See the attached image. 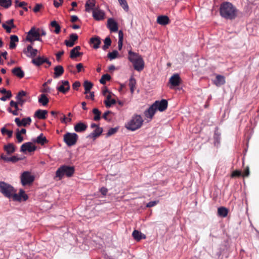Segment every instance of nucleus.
<instances>
[{
  "label": "nucleus",
  "instance_id": "38",
  "mask_svg": "<svg viewBox=\"0 0 259 259\" xmlns=\"http://www.w3.org/2000/svg\"><path fill=\"white\" fill-rule=\"evenodd\" d=\"M136 84V79L133 76H131L129 79L128 85L130 87L131 92L132 94H133L134 92Z\"/></svg>",
  "mask_w": 259,
  "mask_h": 259
},
{
  "label": "nucleus",
  "instance_id": "54",
  "mask_svg": "<svg viewBox=\"0 0 259 259\" xmlns=\"http://www.w3.org/2000/svg\"><path fill=\"white\" fill-rule=\"evenodd\" d=\"M121 254V252L120 251H117V255H114V256H109L107 254H105L104 255L105 259H115V258H117L119 255Z\"/></svg>",
  "mask_w": 259,
  "mask_h": 259
},
{
  "label": "nucleus",
  "instance_id": "5",
  "mask_svg": "<svg viewBox=\"0 0 259 259\" xmlns=\"http://www.w3.org/2000/svg\"><path fill=\"white\" fill-rule=\"evenodd\" d=\"M78 139V136L75 133L67 132L63 136V141L68 146L74 145Z\"/></svg>",
  "mask_w": 259,
  "mask_h": 259
},
{
  "label": "nucleus",
  "instance_id": "9",
  "mask_svg": "<svg viewBox=\"0 0 259 259\" xmlns=\"http://www.w3.org/2000/svg\"><path fill=\"white\" fill-rule=\"evenodd\" d=\"M156 110L160 112L165 110L168 106V102L166 99H162L160 101L157 100L153 104Z\"/></svg>",
  "mask_w": 259,
  "mask_h": 259
},
{
  "label": "nucleus",
  "instance_id": "39",
  "mask_svg": "<svg viewBox=\"0 0 259 259\" xmlns=\"http://www.w3.org/2000/svg\"><path fill=\"white\" fill-rule=\"evenodd\" d=\"M50 26L52 27H54L55 29L54 30V32L58 34L60 33L61 31V27L59 25V24H58L57 22L55 20L52 21L50 23Z\"/></svg>",
  "mask_w": 259,
  "mask_h": 259
},
{
  "label": "nucleus",
  "instance_id": "32",
  "mask_svg": "<svg viewBox=\"0 0 259 259\" xmlns=\"http://www.w3.org/2000/svg\"><path fill=\"white\" fill-rule=\"evenodd\" d=\"M4 149L8 155H10L13 153L16 150L15 145L13 143H11L5 145L4 147Z\"/></svg>",
  "mask_w": 259,
  "mask_h": 259
},
{
  "label": "nucleus",
  "instance_id": "16",
  "mask_svg": "<svg viewBox=\"0 0 259 259\" xmlns=\"http://www.w3.org/2000/svg\"><path fill=\"white\" fill-rule=\"evenodd\" d=\"M107 27L111 32H116L118 30V24L113 18H109L107 22Z\"/></svg>",
  "mask_w": 259,
  "mask_h": 259
},
{
  "label": "nucleus",
  "instance_id": "2",
  "mask_svg": "<svg viewBox=\"0 0 259 259\" xmlns=\"http://www.w3.org/2000/svg\"><path fill=\"white\" fill-rule=\"evenodd\" d=\"M143 122L144 120L140 115L134 114L125 124V127L130 131H135L142 126Z\"/></svg>",
  "mask_w": 259,
  "mask_h": 259
},
{
  "label": "nucleus",
  "instance_id": "53",
  "mask_svg": "<svg viewBox=\"0 0 259 259\" xmlns=\"http://www.w3.org/2000/svg\"><path fill=\"white\" fill-rule=\"evenodd\" d=\"M26 92L23 90L19 92L16 96V99H20L26 96Z\"/></svg>",
  "mask_w": 259,
  "mask_h": 259
},
{
  "label": "nucleus",
  "instance_id": "27",
  "mask_svg": "<svg viewBox=\"0 0 259 259\" xmlns=\"http://www.w3.org/2000/svg\"><path fill=\"white\" fill-rule=\"evenodd\" d=\"M169 18L165 15L159 16L157 18V22L161 25H166L169 23Z\"/></svg>",
  "mask_w": 259,
  "mask_h": 259
},
{
  "label": "nucleus",
  "instance_id": "62",
  "mask_svg": "<svg viewBox=\"0 0 259 259\" xmlns=\"http://www.w3.org/2000/svg\"><path fill=\"white\" fill-rule=\"evenodd\" d=\"M214 144L215 146H218V145L220 144V137L219 136L217 135L216 134H215L214 136Z\"/></svg>",
  "mask_w": 259,
  "mask_h": 259
},
{
  "label": "nucleus",
  "instance_id": "33",
  "mask_svg": "<svg viewBox=\"0 0 259 259\" xmlns=\"http://www.w3.org/2000/svg\"><path fill=\"white\" fill-rule=\"evenodd\" d=\"M128 59L132 63H134L136 60H137V58L142 57V56L140 55L138 53H135L131 50L128 51Z\"/></svg>",
  "mask_w": 259,
  "mask_h": 259
},
{
  "label": "nucleus",
  "instance_id": "56",
  "mask_svg": "<svg viewBox=\"0 0 259 259\" xmlns=\"http://www.w3.org/2000/svg\"><path fill=\"white\" fill-rule=\"evenodd\" d=\"M2 27L5 29H6V32L8 33H11L12 29L15 28V27H11V26H9L8 25H6V24H5V23L2 24Z\"/></svg>",
  "mask_w": 259,
  "mask_h": 259
},
{
  "label": "nucleus",
  "instance_id": "11",
  "mask_svg": "<svg viewBox=\"0 0 259 259\" xmlns=\"http://www.w3.org/2000/svg\"><path fill=\"white\" fill-rule=\"evenodd\" d=\"M12 198L14 201H21L22 199L24 201H26L28 199V196L25 194L24 190L21 189L18 194L14 193Z\"/></svg>",
  "mask_w": 259,
  "mask_h": 259
},
{
  "label": "nucleus",
  "instance_id": "55",
  "mask_svg": "<svg viewBox=\"0 0 259 259\" xmlns=\"http://www.w3.org/2000/svg\"><path fill=\"white\" fill-rule=\"evenodd\" d=\"M112 112L111 111H109V110H107L105 112H104V113L103 114V118L106 121H111V119H109L107 116L108 115H109V114H111L112 113Z\"/></svg>",
  "mask_w": 259,
  "mask_h": 259
},
{
  "label": "nucleus",
  "instance_id": "13",
  "mask_svg": "<svg viewBox=\"0 0 259 259\" xmlns=\"http://www.w3.org/2000/svg\"><path fill=\"white\" fill-rule=\"evenodd\" d=\"M93 17L97 21H101L104 19L105 13L103 10L95 9L93 10Z\"/></svg>",
  "mask_w": 259,
  "mask_h": 259
},
{
  "label": "nucleus",
  "instance_id": "6",
  "mask_svg": "<svg viewBox=\"0 0 259 259\" xmlns=\"http://www.w3.org/2000/svg\"><path fill=\"white\" fill-rule=\"evenodd\" d=\"M40 29H35L33 27L28 32L26 40L28 41L32 42L34 40L42 41L41 38L40 37Z\"/></svg>",
  "mask_w": 259,
  "mask_h": 259
},
{
  "label": "nucleus",
  "instance_id": "7",
  "mask_svg": "<svg viewBox=\"0 0 259 259\" xmlns=\"http://www.w3.org/2000/svg\"><path fill=\"white\" fill-rule=\"evenodd\" d=\"M21 183L23 186L31 184L34 181L35 177L30 172L25 171L22 173L21 176Z\"/></svg>",
  "mask_w": 259,
  "mask_h": 259
},
{
  "label": "nucleus",
  "instance_id": "57",
  "mask_svg": "<svg viewBox=\"0 0 259 259\" xmlns=\"http://www.w3.org/2000/svg\"><path fill=\"white\" fill-rule=\"evenodd\" d=\"M43 7L41 4H36L35 7L33 8V11L34 13H37L39 11L40 9Z\"/></svg>",
  "mask_w": 259,
  "mask_h": 259
},
{
  "label": "nucleus",
  "instance_id": "26",
  "mask_svg": "<svg viewBox=\"0 0 259 259\" xmlns=\"http://www.w3.org/2000/svg\"><path fill=\"white\" fill-rule=\"evenodd\" d=\"M47 110L38 109L34 113V117L39 119H45L47 118Z\"/></svg>",
  "mask_w": 259,
  "mask_h": 259
},
{
  "label": "nucleus",
  "instance_id": "31",
  "mask_svg": "<svg viewBox=\"0 0 259 259\" xmlns=\"http://www.w3.org/2000/svg\"><path fill=\"white\" fill-rule=\"evenodd\" d=\"M10 105L11 107H14L15 108H16V110H12L11 108H8V111L9 112L12 113L14 115H18V111L20 109L18 106V103H16V102L12 100L10 103Z\"/></svg>",
  "mask_w": 259,
  "mask_h": 259
},
{
  "label": "nucleus",
  "instance_id": "14",
  "mask_svg": "<svg viewBox=\"0 0 259 259\" xmlns=\"http://www.w3.org/2000/svg\"><path fill=\"white\" fill-rule=\"evenodd\" d=\"M132 64L134 69L138 71H141L144 68L145 64L142 57L137 58V60Z\"/></svg>",
  "mask_w": 259,
  "mask_h": 259
},
{
  "label": "nucleus",
  "instance_id": "64",
  "mask_svg": "<svg viewBox=\"0 0 259 259\" xmlns=\"http://www.w3.org/2000/svg\"><path fill=\"white\" fill-rule=\"evenodd\" d=\"M157 202H158V201H150L146 204V207H153V206H155L157 203Z\"/></svg>",
  "mask_w": 259,
  "mask_h": 259
},
{
  "label": "nucleus",
  "instance_id": "49",
  "mask_svg": "<svg viewBox=\"0 0 259 259\" xmlns=\"http://www.w3.org/2000/svg\"><path fill=\"white\" fill-rule=\"evenodd\" d=\"M56 89L60 92L63 94H66L70 89H69L68 87H65V86L61 84L60 86H57Z\"/></svg>",
  "mask_w": 259,
  "mask_h": 259
},
{
  "label": "nucleus",
  "instance_id": "3",
  "mask_svg": "<svg viewBox=\"0 0 259 259\" xmlns=\"http://www.w3.org/2000/svg\"><path fill=\"white\" fill-rule=\"evenodd\" d=\"M74 167L67 165H61L58 168L56 172V177L58 178L59 180H61L64 176L71 177L74 173Z\"/></svg>",
  "mask_w": 259,
  "mask_h": 259
},
{
  "label": "nucleus",
  "instance_id": "58",
  "mask_svg": "<svg viewBox=\"0 0 259 259\" xmlns=\"http://www.w3.org/2000/svg\"><path fill=\"white\" fill-rule=\"evenodd\" d=\"M16 138L19 143H21L23 141V137L20 134L19 132L16 133Z\"/></svg>",
  "mask_w": 259,
  "mask_h": 259
},
{
  "label": "nucleus",
  "instance_id": "23",
  "mask_svg": "<svg viewBox=\"0 0 259 259\" xmlns=\"http://www.w3.org/2000/svg\"><path fill=\"white\" fill-rule=\"evenodd\" d=\"M64 72V68L61 65H57L54 68L53 77L54 78H58L61 76Z\"/></svg>",
  "mask_w": 259,
  "mask_h": 259
},
{
  "label": "nucleus",
  "instance_id": "29",
  "mask_svg": "<svg viewBox=\"0 0 259 259\" xmlns=\"http://www.w3.org/2000/svg\"><path fill=\"white\" fill-rule=\"evenodd\" d=\"M132 236L133 238L137 241H139L142 239L146 238V235L137 230H135L133 232Z\"/></svg>",
  "mask_w": 259,
  "mask_h": 259
},
{
  "label": "nucleus",
  "instance_id": "22",
  "mask_svg": "<svg viewBox=\"0 0 259 259\" xmlns=\"http://www.w3.org/2000/svg\"><path fill=\"white\" fill-rule=\"evenodd\" d=\"M90 43L93 45V48L97 49L100 47L101 43V38L98 36H95L91 38Z\"/></svg>",
  "mask_w": 259,
  "mask_h": 259
},
{
  "label": "nucleus",
  "instance_id": "15",
  "mask_svg": "<svg viewBox=\"0 0 259 259\" xmlns=\"http://www.w3.org/2000/svg\"><path fill=\"white\" fill-rule=\"evenodd\" d=\"M78 35L76 33H71L69 36V40H65L64 44L68 47H72L74 45V42L78 39Z\"/></svg>",
  "mask_w": 259,
  "mask_h": 259
},
{
  "label": "nucleus",
  "instance_id": "18",
  "mask_svg": "<svg viewBox=\"0 0 259 259\" xmlns=\"http://www.w3.org/2000/svg\"><path fill=\"white\" fill-rule=\"evenodd\" d=\"M88 125L84 122L80 121L77 123L74 126V131L77 133H82L86 131Z\"/></svg>",
  "mask_w": 259,
  "mask_h": 259
},
{
  "label": "nucleus",
  "instance_id": "28",
  "mask_svg": "<svg viewBox=\"0 0 259 259\" xmlns=\"http://www.w3.org/2000/svg\"><path fill=\"white\" fill-rule=\"evenodd\" d=\"M12 73L20 78H22L24 76V72L22 70L20 67H16L12 70Z\"/></svg>",
  "mask_w": 259,
  "mask_h": 259
},
{
  "label": "nucleus",
  "instance_id": "43",
  "mask_svg": "<svg viewBox=\"0 0 259 259\" xmlns=\"http://www.w3.org/2000/svg\"><path fill=\"white\" fill-rule=\"evenodd\" d=\"M93 113L95 115L94 117L95 121H98L101 119V112L98 108H94L93 109Z\"/></svg>",
  "mask_w": 259,
  "mask_h": 259
},
{
  "label": "nucleus",
  "instance_id": "42",
  "mask_svg": "<svg viewBox=\"0 0 259 259\" xmlns=\"http://www.w3.org/2000/svg\"><path fill=\"white\" fill-rule=\"evenodd\" d=\"M111 42L112 41L110 37H106L104 40V45L102 46V49L104 51H106L111 46Z\"/></svg>",
  "mask_w": 259,
  "mask_h": 259
},
{
  "label": "nucleus",
  "instance_id": "47",
  "mask_svg": "<svg viewBox=\"0 0 259 259\" xmlns=\"http://www.w3.org/2000/svg\"><path fill=\"white\" fill-rule=\"evenodd\" d=\"M83 53L78 52V51H75L73 50H71L70 52V57L71 59H74L75 58H77L78 57H79L81 55H82Z\"/></svg>",
  "mask_w": 259,
  "mask_h": 259
},
{
  "label": "nucleus",
  "instance_id": "50",
  "mask_svg": "<svg viewBox=\"0 0 259 259\" xmlns=\"http://www.w3.org/2000/svg\"><path fill=\"white\" fill-rule=\"evenodd\" d=\"M120 5L126 12H128L129 10L128 6L126 0H118Z\"/></svg>",
  "mask_w": 259,
  "mask_h": 259
},
{
  "label": "nucleus",
  "instance_id": "1",
  "mask_svg": "<svg viewBox=\"0 0 259 259\" xmlns=\"http://www.w3.org/2000/svg\"><path fill=\"white\" fill-rule=\"evenodd\" d=\"M237 12L236 8L230 2H224L220 5V15L225 19L230 20L235 19L237 16Z\"/></svg>",
  "mask_w": 259,
  "mask_h": 259
},
{
  "label": "nucleus",
  "instance_id": "34",
  "mask_svg": "<svg viewBox=\"0 0 259 259\" xmlns=\"http://www.w3.org/2000/svg\"><path fill=\"white\" fill-rule=\"evenodd\" d=\"M19 38L16 35H12L10 36V42L9 45V48L10 49H14L16 47V42H18Z\"/></svg>",
  "mask_w": 259,
  "mask_h": 259
},
{
  "label": "nucleus",
  "instance_id": "40",
  "mask_svg": "<svg viewBox=\"0 0 259 259\" xmlns=\"http://www.w3.org/2000/svg\"><path fill=\"white\" fill-rule=\"evenodd\" d=\"M83 86L85 90V92L84 93L85 94H87L90 92L91 89L92 88L93 86V84L91 81L85 80L83 83Z\"/></svg>",
  "mask_w": 259,
  "mask_h": 259
},
{
  "label": "nucleus",
  "instance_id": "21",
  "mask_svg": "<svg viewBox=\"0 0 259 259\" xmlns=\"http://www.w3.org/2000/svg\"><path fill=\"white\" fill-rule=\"evenodd\" d=\"M103 128L98 126L95 130L90 134L87 138H93L95 139L96 138L99 137L103 132Z\"/></svg>",
  "mask_w": 259,
  "mask_h": 259
},
{
  "label": "nucleus",
  "instance_id": "48",
  "mask_svg": "<svg viewBox=\"0 0 259 259\" xmlns=\"http://www.w3.org/2000/svg\"><path fill=\"white\" fill-rule=\"evenodd\" d=\"M31 118L30 117L23 118L21 120L22 126H26L29 125L31 123Z\"/></svg>",
  "mask_w": 259,
  "mask_h": 259
},
{
  "label": "nucleus",
  "instance_id": "17",
  "mask_svg": "<svg viewBox=\"0 0 259 259\" xmlns=\"http://www.w3.org/2000/svg\"><path fill=\"white\" fill-rule=\"evenodd\" d=\"M96 1L95 0H87L85 4V11L87 12L90 13L91 11L93 12L94 10H95Z\"/></svg>",
  "mask_w": 259,
  "mask_h": 259
},
{
  "label": "nucleus",
  "instance_id": "61",
  "mask_svg": "<svg viewBox=\"0 0 259 259\" xmlns=\"http://www.w3.org/2000/svg\"><path fill=\"white\" fill-rule=\"evenodd\" d=\"M64 0H59L60 2H58L56 0L53 1L54 6L56 8H59L63 3Z\"/></svg>",
  "mask_w": 259,
  "mask_h": 259
},
{
  "label": "nucleus",
  "instance_id": "51",
  "mask_svg": "<svg viewBox=\"0 0 259 259\" xmlns=\"http://www.w3.org/2000/svg\"><path fill=\"white\" fill-rule=\"evenodd\" d=\"M118 127H115L114 128H110L106 134V137H109L112 135L115 134L118 130Z\"/></svg>",
  "mask_w": 259,
  "mask_h": 259
},
{
  "label": "nucleus",
  "instance_id": "63",
  "mask_svg": "<svg viewBox=\"0 0 259 259\" xmlns=\"http://www.w3.org/2000/svg\"><path fill=\"white\" fill-rule=\"evenodd\" d=\"M100 192L103 196H106L108 192V189L106 187H103L100 188Z\"/></svg>",
  "mask_w": 259,
  "mask_h": 259
},
{
  "label": "nucleus",
  "instance_id": "52",
  "mask_svg": "<svg viewBox=\"0 0 259 259\" xmlns=\"http://www.w3.org/2000/svg\"><path fill=\"white\" fill-rule=\"evenodd\" d=\"M12 94L11 91L9 90L8 94L6 96H4L0 98V100L2 101H6L7 99H10L12 97Z\"/></svg>",
  "mask_w": 259,
  "mask_h": 259
},
{
  "label": "nucleus",
  "instance_id": "30",
  "mask_svg": "<svg viewBox=\"0 0 259 259\" xmlns=\"http://www.w3.org/2000/svg\"><path fill=\"white\" fill-rule=\"evenodd\" d=\"M32 141L34 143H37L38 144H40L41 145H44L45 143H48V141L46 137L44 136L42 133H41L36 139H32Z\"/></svg>",
  "mask_w": 259,
  "mask_h": 259
},
{
  "label": "nucleus",
  "instance_id": "25",
  "mask_svg": "<svg viewBox=\"0 0 259 259\" xmlns=\"http://www.w3.org/2000/svg\"><path fill=\"white\" fill-rule=\"evenodd\" d=\"M46 58L44 56H37L36 58H33L31 60V63L37 67L41 66L45 63Z\"/></svg>",
  "mask_w": 259,
  "mask_h": 259
},
{
  "label": "nucleus",
  "instance_id": "8",
  "mask_svg": "<svg viewBox=\"0 0 259 259\" xmlns=\"http://www.w3.org/2000/svg\"><path fill=\"white\" fill-rule=\"evenodd\" d=\"M23 52L27 57L33 59L37 56L38 50L34 49L32 45H29L23 50Z\"/></svg>",
  "mask_w": 259,
  "mask_h": 259
},
{
  "label": "nucleus",
  "instance_id": "4",
  "mask_svg": "<svg viewBox=\"0 0 259 259\" xmlns=\"http://www.w3.org/2000/svg\"><path fill=\"white\" fill-rule=\"evenodd\" d=\"M16 192V190L11 185L4 181H0V193L5 197L11 198L14 193Z\"/></svg>",
  "mask_w": 259,
  "mask_h": 259
},
{
  "label": "nucleus",
  "instance_id": "44",
  "mask_svg": "<svg viewBox=\"0 0 259 259\" xmlns=\"http://www.w3.org/2000/svg\"><path fill=\"white\" fill-rule=\"evenodd\" d=\"M119 53L117 50H113L111 52H109L107 55V57L110 60H113L118 57Z\"/></svg>",
  "mask_w": 259,
  "mask_h": 259
},
{
  "label": "nucleus",
  "instance_id": "46",
  "mask_svg": "<svg viewBox=\"0 0 259 259\" xmlns=\"http://www.w3.org/2000/svg\"><path fill=\"white\" fill-rule=\"evenodd\" d=\"M1 131L3 135L7 134L9 138H11L13 136V131L8 130L6 129L5 127L2 128Z\"/></svg>",
  "mask_w": 259,
  "mask_h": 259
},
{
  "label": "nucleus",
  "instance_id": "10",
  "mask_svg": "<svg viewBox=\"0 0 259 259\" xmlns=\"http://www.w3.org/2000/svg\"><path fill=\"white\" fill-rule=\"evenodd\" d=\"M37 147L35 145H33L30 142H26L23 144L20 148V151L26 152L27 151L29 152H34L36 150Z\"/></svg>",
  "mask_w": 259,
  "mask_h": 259
},
{
  "label": "nucleus",
  "instance_id": "12",
  "mask_svg": "<svg viewBox=\"0 0 259 259\" xmlns=\"http://www.w3.org/2000/svg\"><path fill=\"white\" fill-rule=\"evenodd\" d=\"M169 82L170 84V89L179 85L181 82V78L179 74L175 73L172 75L169 79Z\"/></svg>",
  "mask_w": 259,
  "mask_h": 259
},
{
  "label": "nucleus",
  "instance_id": "19",
  "mask_svg": "<svg viewBox=\"0 0 259 259\" xmlns=\"http://www.w3.org/2000/svg\"><path fill=\"white\" fill-rule=\"evenodd\" d=\"M1 158L6 162H12L13 163H16L17 161L23 159V158L18 157L15 155L9 157L5 155L4 154L1 155Z\"/></svg>",
  "mask_w": 259,
  "mask_h": 259
},
{
  "label": "nucleus",
  "instance_id": "45",
  "mask_svg": "<svg viewBox=\"0 0 259 259\" xmlns=\"http://www.w3.org/2000/svg\"><path fill=\"white\" fill-rule=\"evenodd\" d=\"M111 76L108 74H105L102 75L101 78L100 79V83L105 84L106 81H109L111 79Z\"/></svg>",
  "mask_w": 259,
  "mask_h": 259
},
{
  "label": "nucleus",
  "instance_id": "35",
  "mask_svg": "<svg viewBox=\"0 0 259 259\" xmlns=\"http://www.w3.org/2000/svg\"><path fill=\"white\" fill-rule=\"evenodd\" d=\"M228 209L224 206L219 207L218 209V215L222 218L226 217L228 215Z\"/></svg>",
  "mask_w": 259,
  "mask_h": 259
},
{
  "label": "nucleus",
  "instance_id": "59",
  "mask_svg": "<svg viewBox=\"0 0 259 259\" xmlns=\"http://www.w3.org/2000/svg\"><path fill=\"white\" fill-rule=\"evenodd\" d=\"M5 24L9 26H11V27H16V26L14 24V19H13L7 21Z\"/></svg>",
  "mask_w": 259,
  "mask_h": 259
},
{
  "label": "nucleus",
  "instance_id": "60",
  "mask_svg": "<svg viewBox=\"0 0 259 259\" xmlns=\"http://www.w3.org/2000/svg\"><path fill=\"white\" fill-rule=\"evenodd\" d=\"M80 86V83L78 81H75L72 84V88L74 90H78V88Z\"/></svg>",
  "mask_w": 259,
  "mask_h": 259
},
{
  "label": "nucleus",
  "instance_id": "37",
  "mask_svg": "<svg viewBox=\"0 0 259 259\" xmlns=\"http://www.w3.org/2000/svg\"><path fill=\"white\" fill-rule=\"evenodd\" d=\"M111 95H109L107 97V100H105L104 103L107 108L110 107L112 105L116 103V100L114 99H111Z\"/></svg>",
  "mask_w": 259,
  "mask_h": 259
},
{
  "label": "nucleus",
  "instance_id": "24",
  "mask_svg": "<svg viewBox=\"0 0 259 259\" xmlns=\"http://www.w3.org/2000/svg\"><path fill=\"white\" fill-rule=\"evenodd\" d=\"M225 82V78L222 75H217L215 79L213 81V84L217 87H220L224 84Z\"/></svg>",
  "mask_w": 259,
  "mask_h": 259
},
{
  "label": "nucleus",
  "instance_id": "20",
  "mask_svg": "<svg viewBox=\"0 0 259 259\" xmlns=\"http://www.w3.org/2000/svg\"><path fill=\"white\" fill-rule=\"evenodd\" d=\"M156 109L153 104H152L144 111V115L147 118L152 119L156 112Z\"/></svg>",
  "mask_w": 259,
  "mask_h": 259
},
{
  "label": "nucleus",
  "instance_id": "36",
  "mask_svg": "<svg viewBox=\"0 0 259 259\" xmlns=\"http://www.w3.org/2000/svg\"><path fill=\"white\" fill-rule=\"evenodd\" d=\"M49 99L45 94H41L38 98V102L43 106H46L49 103Z\"/></svg>",
  "mask_w": 259,
  "mask_h": 259
},
{
  "label": "nucleus",
  "instance_id": "41",
  "mask_svg": "<svg viewBox=\"0 0 259 259\" xmlns=\"http://www.w3.org/2000/svg\"><path fill=\"white\" fill-rule=\"evenodd\" d=\"M12 4V0H0V6L5 9L9 8Z\"/></svg>",
  "mask_w": 259,
  "mask_h": 259
}]
</instances>
